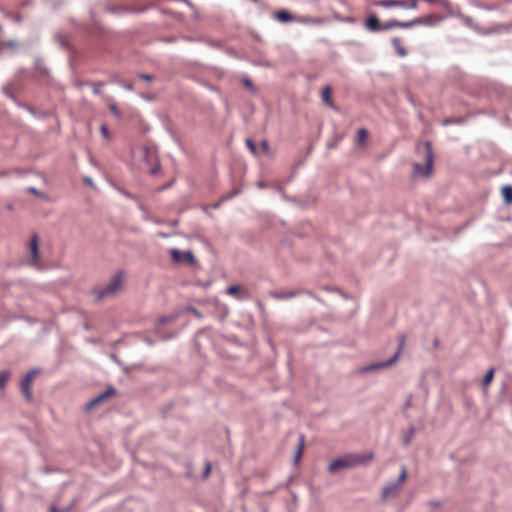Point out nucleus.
<instances>
[{"label": "nucleus", "mask_w": 512, "mask_h": 512, "mask_svg": "<svg viewBox=\"0 0 512 512\" xmlns=\"http://www.w3.org/2000/svg\"><path fill=\"white\" fill-rule=\"evenodd\" d=\"M87 84H88V86H92L93 87V93L95 95H101L102 94L101 87H103L105 85L104 82H98V83L91 82V83H87Z\"/></svg>", "instance_id": "nucleus-27"}, {"label": "nucleus", "mask_w": 512, "mask_h": 512, "mask_svg": "<svg viewBox=\"0 0 512 512\" xmlns=\"http://www.w3.org/2000/svg\"><path fill=\"white\" fill-rule=\"evenodd\" d=\"M243 84L251 92H253V93L256 92V88H255L253 82L249 78H244L243 79Z\"/></svg>", "instance_id": "nucleus-31"}, {"label": "nucleus", "mask_w": 512, "mask_h": 512, "mask_svg": "<svg viewBox=\"0 0 512 512\" xmlns=\"http://www.w3.org/2000/svg\"><path fill=\"white\" fill-rule=\"evenodd\" d=\"M246 145H247V147L249 148V150L251 151V153L253 155H258V149H257L256 144L253 142L252 139L247 138L246 139Z\"/></svg>", "instance_id": "nucleus-29"}, {"label": "nucleus", "mask_w": 512, "mask_h": 512, "mask_svg": "<svg viewBox=\"0 0 512 512\" xmlns=\"http://www.w3.org/2000/svg\"><path fill=\"white\" fill-rule=\"evenodd\" d=\"M179 316V313H173L171 315H165V316H161L159 317L158 321L160 324H166L168 322H173L174 320H176Z\"/></svg>", "instance_id": "nucleus-25"}, {"label": "nucleus", "mask_w": 512, "mask_h": 512, "mask_svg": "<svg viewBox=\"0 0 512 512\" xmlns=\"http://www.w3.org/2000/svg\"><path fill=\"white\" fill-rule=\"evenodd\" d=\"M416 434V429L414 426H410L408 429L402 432V444L404 446H408L412 440L414 439Z\"/></svg>", "instance_id": "nucleus-14"}, {"label": "nucleus", "mask_w": 512, "mask_h": 512, "mask_svg": "<svg viewBox=\"0 0 512 512\" xmlns=\"http://www.w3.org/2000/svg\"><path fill=\"white\" fill-rule=\"evenodd\" d=\"M100 132H101V134H102V136H103L104 138H106V139H108V138H109V130H108V128H107V126H106V125H102V126H101V128H100Z\"/></svg>", "instance_id": "nucleus-42"}, {"label": "nucleus", "mask_w": 512, "mask_h": 512, "mask_svg": "<svg viewBox=\"0 0 512 512\" xmlns=\"http://www.w3.org/2000/svg\"><path fill=\"white\" fill-rule=\"evenodd\" d=\"M3 93H4L5 95H7L9 98H12V99H13V95L10 93V91L8 90V88H7V87H4V88H3Z\"/></svg>", "instance_id": "nucleus-47"}, {"label": "nucleus", "mask_w": 512, "mask_h": 512, "mask_svg": "<svg viewBox=\"0 0 512 512\" xmlns=\"http://www.w3.org/2000/svg\"><path fill=\"white\" fill-rule=\"evenodd\" d=\"M322 101L330 108H334V104L331 100V87L329 85H326L322 89L321 93Z\"/></svg>", "instance_id": "nucleus-15"}, {"label": "nucleus", "mask_w": 512, "mask_h": 512, "mask_svg": "<svg viewBox=\"0 0 512 512\" xmlns=\"http://www.w3.org/2000/svg\"><path fill=\"white\" fill-rule=\"evenodd\" d=\"M84 182H85V184H87L90 187L94 186V183H93V181H92V179L90 177H85L84 178Z\"/></svg>", "instance_id": "nucleus-46"}, {"label": "nucleus", "mask_w": 512, "mask_h": 512, "mask_svg": "<svg viewBox=\"0 0 512 512\" xmlns=\"http://www.w3.org/2000/svg\"><path fill=\"white\" fill-rule=\"evenodd\" d=\"M211 469H212V465L210 462H206L205 464V468H204V471H203V478H207L211 472Z\"/></svg>", "instance_id": "nucleus-40"}, {"label": "nucleus", "mask_w": 512, "mask_h": 512, "mask_svg": "<svg viewBox=\"0 0 512 512\" xmlns=\"http://www.w3.org/2000/svg\"><path fill=\"white\" fill-rule=\"evenodd\" d=\"M502 195L505 203H512V186L506 185L502 188Z\"/></svg>", "instance_id": "nucleus-19"}, {"label": "nucleus", "mask_w": 512, "mask_h": 512, "mask_svg": "<svg viewBox=\"0 0 512 512\" xmlns=\"http://www.w3.org/2000/svg\"><path fill=\"white\" fill-rule=\"evenodd\" d=\"M109 108L116 117H121V113L115 103H111Z\"/></svg>", "instance_id": "nucleus-38"}, {"label": "nucleus", "mask_w": 512, "mask_h": 512, "mask_svg": "<svg viewBox=\"0 0 512 512\" xmlns=\"http://www.w3.org/2000/svg\"><path fill=\"white\" fill-rule=\"evenodd\" d=\"M240 193L239 190H233L232 192H230L229 194H227L223 200H230L232 199L234 196L238 195Z\"/></svg>", "instance_id": "nucleus-44"}, {"label": "nucleus", "mask_w": 512, "mask_h": 512, "mask_svg": "<svg viewBox=\"0 0 512 512\" xmlns=\"http://www.w3.org/2000/svg\"><path fill=\"white\" fill-rule=\"evenodd\" d=\"M373 458V454L369 453L367 455H352L347 454L343 457L337 458L334 461H332L327 470L329 473H336L340 470L348 469L355 467L360 464L367 463L371 461Z\"/></svg>", "instance_id": "nucleus-1"}, {"label": "nucleus", "mask_w": 512, "mask_h": 512, "mask_svg": "<svg viewBox=\"0 0 512 512\" xmlns=\"http://www.w3.org/2000/svg\"><path fill=\"white\" fill-rule=\"evenodd\" d=\"M38 242H39L38 234L37 233H33L31 235L29 249H30V252H31L32 259L34 261H36L38 259V254H39Z\"/></svg>", "instance_id": "nucleus-12"}, {"label": "nucleus", "mask_w": 512, "mask_h": 512, "mask_svg": "<svg viewBox=\"0 0 512 512\" xmlns=\"http://www.w3.org/2000/svg\"><path fill=\"white\" fill-rule=\"evenodd\" d=\"M87 83L88 82H81V83H78L77 86L78 87H82V86L88 85Z\"/></svg>", "instance_id": "nucleus-53"}, {"label": "nucleus", "mask_w": 512, "mask_h": 512, "mask_svg": "<svg viewBox=\"0 0 512 512\" xmlns=\"http://www.w3.org/2000/svg\"><path fill=\"white\" fill-rule=\"evenodd\" d=\"M391 43H392L393 47L395 48L396 53L400 57H405L407 55V50L402 46L399 38H397V37L392 38Z\"/></svg>", "instance_id": "nucleus-16"}, {"label": "nucleus", "mask_w": 512, "mask_h": 512, "mask_svg": "<svg viewBox=\"0 0 512 512\" xmlns=\"http://www.w3.org/2000/svg\"><path fill=\"white\" fill-rule=\"evenodd\" d=\"M494 372H495V369L494 368H491L487 371V373L485 374L483 380H482V386L483 387H487L491 384L493 378H494Z\"/></svg>", "instance_id": "nucleus-22"}, {"label": "nucleus", "mask_w": 512, "mask_h": 512, "mask_svg": "<svg viewBox=\"0 0 512 512\" xmlns=\"http://www.w3.org/2000/svg\"><path fill=\"white\" fill-rule=\"evenodd\" d=\"M114 81L117 84H119L121 87H123L125 90L132 91L134 89V87L131 83H126V82L122 81L121 79H115Z\"/></svg>", "instance_id": "nucleus-32"}, {"label": "nucleus", "mask_w": 512, "mask_h": 512, "mask_svg": "<svg viewBox=\"0 0 512 512\" xmlns=\"http://www.w3.org/2000/svg\"><path fill=\"white\" fill-rule=\"evenodd\" d=\"M27 191L33 195H35L36 197H43V193L40 192L37 188L35 187H28L27 188Z\"/></svg>", "instance_id": "nucleus-37"}, {"label": "nucleus", "mask_w": 512, "mask_h": 512, "mask_svg": "<svg viewBox=\"0 0 512 512\" xmlns=\"http://www.w3.org/2000/svg\"><path fill=\"white\" fill-rule=\"evenodd\" d=\"M136 202L138 204L139 209L140 210H144V207L142 206V204L138 200Z\"/></svg>", "instance_id": "nucleus-55"}, {"label": "nucleus", "mask_w": 512, "mask_h": 512, "mask_svg": "<svg viewBox=\"0 0 512 512\" xmlns=\"http://www.w3.org/2000/svg\"><path fill=\"white\" fill-rule=\"evenodd\" d=\"M123 285V273L117 272L111 280L106 284L94 290L96 300H102L104 298L115 295Z\"/></svg>", "instance_id": "nucleus-3"}, {"label": "nucleus", "mask_w": 512, "mask_h": 512, "mask_svg": "<svg viewBox=\"0 0 512 512\" xmlns=\"http://www.w3.org/2000/svg\"><path fill=\"white\" fill-rule=\"evenodd\" d=\"M258 306H259V308L263 309V305H262V303H260V302H259V303H258Z\"/></svg>", "instance_id": "nucleus-58"}, {"label": "nucleus", "mask_w": 512, "mask_h": 512, "mask_svg": "<svg viewBox=\"0 0 512 512\" xmlns=\"http://www.w3.org/2000/svg\"><path fill=\"white\" fill-rule=\"evenodd\" d=\"M433 23V16L432 15H426L423 17H418L410 21H399V28H413L415 26L419 25H427L430 26Z\"/></svg>", "instance_id": "nucleus-7"}, {"label": "nucleus", "mask_w": 512, "mask_h": 512, "mask_svg": "<svg viewBox=\"0 0 512 512\" xmlns=\"http://www.w3.org/2000/svg\"><path fill=\"white\" fill-rule=\"evenodd\" d=\"M406 477H407V469L403 465L401 467L400 474H399L397 480L395 482H393V483L396 484L399 487V485H401L405 481Z\"/></svg>", "instance_id": "nucleus-26"}, {"label": "nucleus", "mask_w": 512, "mask_h": 512, "mask_svg": "<svg viewBox=\"0 0 512 512\" xmlns=\"http://www.w3.org/2000/svg\"><path fill=\"white\" fill-rule=\"evenodd\" d=\"M376 6L384 7V8H392V7H406V1L404 0H379L375 2Z\"/></svg>", "instance_id": "nucleus-10"}, {"label": "nucleus", "mask_w": 512, "mask_h": 512, "mask_svg": "<svg viewBox=\"0 0 512 512\" xmlns=\"http://www.w3.org/2000/svg\"><path fill=\"white\" fill-rule=\"evenodd\" d=\"M367 137H368L367 130L365 128L359 129L358 132H357V139H356L357 144L358 145H363L366 142Z\"/></svg>", "instance_id": "nucleus-21"}, {"label": "nucleus", "mask_w": 512, "mask_h": 512, "mask_svg": "<svg viewBox=\"0 0 512 512\" xmlns=\"http://www.w3.org/2000/svg\"><path fill=\"white\" fill-rule=\"evenodd\" d=\"M461 19H462V22H463L466 26L471 27V28H473V27H474V20H473V18H471V17H469V16H462V17H461Z\"/></svg>", "instance_id": "nucleus-34"}, {"label": "nucleus", "mask_w": 512, "mask_h": 512, "mask_svg": "<svg viewBox=\"0 0 512 512\" xmlns=\"http://www.w3.org/2000/svg\"><path fill=\"white\" fill-rule=\"evenodd\" d=\"M381 23L376 15L369 16L365 21V28L370 32H381Z\"/></svg>", "instance_id": "nucleus-9"}, {"label": "nucleus", "mask_w": 512, "mask_h": 512, "mask_svg": "<svg viewBox=\"0 0 512 512\" xmlns=\"http://www.w3.org/2000/svg\"><path fill=\"white\" fill-rule=\"evenodd\" d=\"M398 493V486L396 484L389 483L386 486H384L381 497L383 500H386L389 497L396 496Z\"/></svg>", "instance_id": "nucleus-13"}, {"label": "nucleus", "mask_w": 512, "mask_h": 512, "mask_svg": "<svg viewBox=\"0 0 512 512\" xmlns=\"http://www.w3.org/2000/svg\"><path fill=\"white\" fill-rule=\"evenodd\" d=\"M172 185H173V181H171V182H169V183H167V184H165V185H163V186L159 187V188H158V191H159V192L164 191V190H166V189H168V188L172 187Z\"/></svg>", "instance_id": "nucleus-45"}, {"label": "nucleus", "mask_w": 512, "mask_h": 512, "mask_svg": "<svg viewBox=\"0 0 512 512\" xmlns=\"http://www.w3.org/2000/svg\"><path fill=\"white\" fill-rule=\"evenodd\" d=\"M299 291H289V292H277V291H270L269 296L277 299V300H287L293 297H296L299 295Z\"/></svg>", "instance_id": "nucleus-11"}, {"label": "nucleus", "mask_w": 512, "mask_h": 512, "mask_svg": "<svg viewBox=\"0 0 512 512\" xmlns=\"http://www.w3.org/2000/svg\"><path fill=\"white\" fill-rule=\"evenodd\" d=\"M41 372L39 368H33L30 371L27 372V374L24 376L22 382H21V392L24 396V398L27 401L32 400V393L30 391V386L33 381V378L38 375Z\"/></svg>", "instance_id": "nucleus-5"}, {"label": "nucleus", "mask_w": 512, "mask_h": 512, "mask_svg": "<svg viewBox=\"0 0 512 512\" xmlns=\"http://www.w3.org/2000/svg\"><path fill=\"white\" fill-rule=\"evenodd\" d=\"M408 99H409V101H410V103H411V104L415 105L414 100H413V98H412V96H411V95H409V96H408Z\"/></svg>", "instance_id": "nucleus-54"}, {"label": "nucleus", "mask_w": 512, "mask_h": 512, "mask_svg": "<svg viewBox=\"0 0 512 512\" xmlns=\"http://www.w3.org/2000/svg\"><path fill=\"white\" fill-rule=\"evenodd\" d=\"M335 291H338V292L341 294V296H342L343 298H347L346 294H344V293H343V292H341L340 290L335 289Z\"/></svg>", "instance_id": "nucleus-56"}, {"label": "nucleus", "mask_w": 512, "mask_h": 512, "mask_svg": "<svg viewBox=\"0 0 512 512\" xmlns=\"http://www.w3.org/2000/svg\"><path fill=\"white\" fill-rule=\"evenodd\" d=\"M293 499L296 501L297 500V496L295 493H293Z\"/></svg>", "instance_id": "nucleus-59"}, {"label": "nucleus", "mask_w": 512, "mask_h": 512, "mask_svg": "<svg viewBox=\"0 0 512 512\" xmlns=\"http://www.w3.org/2000/svg\"><path fill=\"white\" fill-rule=\"evenodd\" d=\"M9 378H10L9 370L0 371V389H3L6 386Z\"/></svg>", "instance_id": "nucleus-23"}, {"label": "nucleus", "mask_w": 512, "mask_h": 512, "mask_svg": "<svg viewBox=\"0 0 512 512\" xmlns=\"http://www.w3.org/2000/svg\"><path fill=\"white\" fill-rule=\"evenodd\" d=\"M394 28H399V20H390L381 25V32L382 31H388Z\"/></svg>", "instance_id": "nucleus-20"}, {"label": "nucleus", "mask_w": 512, "mask_h": 512, "mask_svg": "<svg viewBox=\"0 0 512 512\" xmlns=\"http://www.w3.org/2000/svg\"><path fill=\"white\" fill-rule=\"evenodd\" d=\"M419 0H411L410 3H407L406 2V7H404V9H416L417 8V2Z\"/></svg>", "instance_id": "nucleus-43"}, {"label": "nucleus", "mask_w": 512, "mask_h": 512, "mask_svg": "<svg viewBox=\"0 0 512 512\" xmlns=\"http://www.w3.org/2000/svg\"><path fill=\"white\" fill-rule=\"evenodd\" d=\"M138 77L144 81H148V82H151L153 81L154 77L150 74H145V73H139L138 74Z\"/></svg>", "instance_id": "nucleus-41"}, {"label": "nucleus", "mask_w": 512, "mask_h": 512, "mask_svg": "<svg viewBox=\"0 0 512 512\" xmlns=\"http://www.w3.org/2000/svg\"><path fill=\"white\" fill-rule=\"evenodd\" d=\"M171 257L175 263H188L194 265L196 260L191 251H180L178 249L171 250Z\"/></svg>", "instance_id": "nucleus-6"}, {"label": "nucleus", "mask_w": 512, "mask_h": 512, "mask_svg": "<svg viewBox=\"0 0 512 512\" xmlns=\"http://www.w3.org/2000/svg\"><path fill=\"white\" fill-rule=\"evenodd\" d=\"M35 67L40 73H42V74L46 73V68H45V66L43 64V60L41 58H39V57L35 58Z\"/></svg>", "instance_id": "nucleus-30"}, {"label": "nucleus", "mask_w": 512, "mask_h": 512, "mask_svg": "<svg viewBox=\"0 0 512 512\" xmlns=\"http://www.w3.org/2000/svg\"><path fill=\"white\" fill-rule=\"evenodd\" d=\"M7 45H8L9 47L13 48V47H15L16 42H15L14 40H9V41L7 42Z\"/></svg>", "instance_id": "nucleus-51"}, {"label": "nucleus", "mask_w": 512, "mask_h": 512, "mask_svg": "<svg viewBox=\"0 0 512 512\" xmlns=\"http://www.w3.org/2000/svg\"><path fill=\"white\" fill-rule=\"evenodd\" d=\"M279 191L284 194V190L282 187L279 188Z\"/></svg>", "instance_id": "nucleus-61"}, {"label": "nucleus", "mask_w": 512, "mask_h": 512, "mask_svg": "<svg viewBox=\"0 0 512 512\" xmlns=\"http://www.w3.org/2000/svg\"><path fill=\"white\" fill-rule=\"evenodd\" d=\"M118 190H119V192H120L124 197H126V198H128V199H132V200H134V201H137V198H136L133 194H131L130 192H128L127 190H125V189H118Z\"/></svg>", "instance_id": "nucleus-36"}, {"label": "nucleus", "mask_w": 512, "mask_h": 512, "mask_svg": "<svg viewBox=\"0 0 512 512\" xmlns=\"http://www.w3.org/2000/svg\"><path fill=\"white\" fill-rule=\"evenodd\" d=\"M304 442H305V436H304V434H300L297 449H296L295 455H294V463H298L301 458V455H302V452L304 449Z\"/></svg>", "instance_id": "nucleus-17"}, {"label": "nucleus", "mask_w": 512, "mask_h": 512, "mask_svg": "<svg viewBox=\"0 0 512 512\" xmlns=\"http://www.w3.org/2000/svg\"><path fill=\"white\" fill-rule=\"evenodd\" d=\"M418 153H423L424 164L415 163L413 169V176L419 177L424 176L427 177L432 172L433 167V150L432 145L429 141L424 142L422 145L417 147Z\"/></svg>", "instance_id": "nucleus-2"}, {"label": "nucleus", "mask_w": 512, "mask_h": 512, "mask_svg": "<svg viewBox=\"0 0 512 512\" xmlns=\"http://www.w3.org/2000/svg\"><path fill=\"white\" fill-rule=\"evenodd\" d=\"M410 405V401L408 400L405 404L406 407H408Z\"/></svg>", "instance_id": "nucleus-62"}, {"label": "nucleus", "mask_w": 512, "mask_h": 512, "mask_svg": "<svg viewBox=\"0 0 512 512\" xmlns=\"http://www.w3.org/2000/svg\"><path fill=\"white\" fill-rule=\"evenodd\" d=\"M115 393H116V389L113 386H109L104 392H102L101 394H99L98 396L93 398L89 403H87L86 409L90 410L94 406L101 403L104 399L115 395Z\"/></svg>", "instance_id": "nucleus-8"}, {"label": "nucleus", "mask_w": 512, "mask_h": 512, "mask_svg": "<svg viewBox=\"0 0 512 512\" xmlns=\"http://www.w3.org/2000/svg\"><path fill=\"white\" fill-rule=\"evenodd\" d=\"M162 167H161V164L160 163H156L151 169H150V174L151 175H157L158 173H160Z\"/></svg>", "instance_id": "nucleus-39"}, {"label": "nucleus", "mask_w": 512, "mask_h": 512, "mask_svg": "<svg viewBox=\"0 0 512 512\" xmlns=\"http://www.w3.org/2000/svg\"><path fill=\"white\" fill-rule=\"evenodd\" d=\"M184 1H185L186 3H188V4H190V5H191V3H190L188 0H184Z\"/></svg>", "instance_id": "nucleus-63"}, {"label": "nucleus", "mask_w": 512, "mask_h": 512, "mask_svg": "<svg viewBox=\"0 0 512 512\" xmlns=\"http://www.w3.org/2000/svg\"><path fill=\"white\" fill-rule=\"evenodd\" d=\"M50 512H65V511H60L55 505H52L50 507Z\"/></svg>", "instance_id": "nucleus-49"}, {"label": "nucleus", "mask_w": 512, "mask_h": 512, "mask_svg": "<svg viewBox=\"0 0 512 512\" xmlns=\"http://www.w3.org/2000/svg\"><path fill=\"white\" fill-rule=\"evenodd\" d=\"M275 18L282 23H287L294 20V17L285 10L278 11L275 15Z\"/></svg>", "instance_id": "nucleus-18"}, {"label": "nucleus", "mask_w": 512, "mask_h": 512, "mask_svg": "<svg viewBox=\"0 0 512 512\" xmlns=\"http://www.w3.org/2000/svg\"><path fill=\"white\" fill-rule=\"evenodd\" d=\"M431 507L432 508H437L439 505H440V502L439 501H433L430 503Z\"/></svg>", "instance_id": "nucleus-50"}, {"label": "nucleus", "mask_w": 512, "mask_h": 512, "mask_svg": "<svg viewBox=\"0 0 512 512\" xmlns=\"http://www.w3.org/2000/svg\"><path fill=\"white\" fill-rule=\"evenodd\" d=\"M257 186H258L259 188H265L267 185H266V183H264V182H258V183H257Z\"/></svg>", "instance_id": "nucleus-52"}, {"label": "nucleus", "mask_w": 512, "mask_h": 512, "mask_svg": "<svg viewBox=\"0 0 512 512\" xmlns=\"http://www.w3.org/2000/svg\"><path fill=\"white\" fill-rule=\"evenodd\" d=\"M261 149L262 151L267 154V155H270L271 152H270V147H269V143L267 140H263L261 141Z\"/></svg>", "instance_id": "nucleus-35"}, {"label": "nucleus", "mask_w": 512, "mask_h": 512, "mask_svg": "<svg viewBox=\"0 0 512 512\" xmlns=\"http://www.w3.org/2000/svg\"><path fill=\"white\" fill-rule=\"evenodd\" d=\"M5 175H7V172H5V171L0 172V176H5Z\"/></svg>", "instance_id": "nucleus-57"}, {"label": "nucleus", "mask_w": 512, "mask_h": 512, "mask_svg": "<svg viewBox=\"0 0 512 512\" xmlns=\"http://www.w3.org/2000/svg\"><path fill=\"white\" fill-rule=\"evenodd\" d=\"M227 294L236 296L238 299H243L240 295V287L238 285L229 286L226 290Z\"/></svg>", "instance_id": "nucleus-24"}, {"label": "nucleus", "mask_w": 512, "mask_h": 512, "mask_svg": "<svg viewBox=\"0 0 512 512\" xmlns=\"http://www.w3.org/2000/svg\"><path fill=\"white\" fill-rule=\"evenodd\" d=\"M215 305H216L217 310L221 314L222 319H224L228 315V312H229L228 308L226 307V305L221 304L219 302H216Z\"/></svg>", "instance_id": "nucleus-28"}, {"label": "nucleus", "mask_w": 512, "mask_h": 512, "mask_svg": "<svg viewBox=\"0 0 512 512\" xmlns=\"http://www.w3.org/2000/svg\"><path fill=\"white\" fill-rule=\"evenodd\" d=\"M333 147H334V145H333V144H328V148H329V149H330V148H333Z\"/></svg>", "instance_id": "nucleus-60"}, {"label": "nucleus", "mask_w": 512, "mask_h": 512, "mask_svg": "<svg viewBox=\"0 0 512 512\" xmlns=\"http://www.w3.org/2000/svg\"><path fill=\"white\" fill-rule=\"evenodd\" d=\"M456 122L457 121L453 120V119H446L443 121V125H449V124L456 123Z\"/></svg>", "instance_id": "nucleus-48"}, {"label": "nucleus", "mask_w": 512, "mask_h": 512, "mask_svg": "<svg viewBox=\"0 0 512 512\" xmlns=\"http://www.w3.org/2000/svg\"><path fill=\"white\" fill-rule=\"evenodd\" d=\"M404 344H405V337L403 335L400 336L399 338V345H398V348L396 350V352L394 353V355L392 357H390L388 360L386 361H381V362H375V363H371V364H368L364 367H362L360 369V372L361 373H369V372H374V371H377V370H380V369H384V368H388V367H391L393 366L400 354H401V351L404 347Z\"/></svg>", "instance_id": "nucleus-4"}, {"label": "nucleus", "mask_w": 512, "mask_h": 512, "mask_svg": "<svg viewBox=\"0 0 512 512\" xmlns=\"http://www.w3.org/2000/svg\"><path fill=\"white\" fill-rule=\"evenodd\" d=\"M183 312H191L193 315H195L197 318H202V314L193 306H187L183 309Z\"/></svg>", "instance_id": "nucleus-33"}]
</instances>
